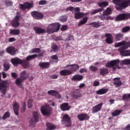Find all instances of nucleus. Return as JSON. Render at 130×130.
<instances>
[{"mask_svg":"<svg viewBox=\"0 0 130 130\" xmlns=\"http://www.w3.org/2000/svg\"><path fill=\"white\" fill-rule=\"evenodd\" d=\"M100 84V83L99 81H95L94 83H93V86H98Z\"/></svg>","mask_w":130,"mask_h":130,"instance_id":"0e129e2a","label":"nucleus"},{"mask_svg":"<svg viewBox=\"0 0 130 130\" xmlns=\"http://www.w3.org/2000/svg\"><path fill=\"white\" fill-rule=\"evenodd\" d=\"M27 106L29 108H31V107L32 106V100H28L27 103Z\"/></svg>","mask_w":130,"mask_h":130,"instance_id":"603ef678","label":"nucleus"},{"mask_svg":"<svg viewBox=\"0 0 130 130\" xmlns=\"http://www.w3.org/2000/svg\"><path fill=\"white\" fill-rule=\"evenodd\" d=\"M122 112L121 110H116L113 113H112V115L114 116H116L120 114Z\"/></svg>","mask_w":130,"mask_h":130,"instance_id":"49530a36","label":"nucleus"},{"mask_svg":"<svg viewBox=\"0 0 130 130\" xmlns=\"http://www.w3.org/2000/svg\"><path fill=\"white\" fill-rule=\"evenodd\" d=\"M105 37H106V41L108 44H111L113 43V37L110 34H106Z\"/></svg>","mask_w":130,"mask_h":130,"instance_id":"412c9836","label":"nucleus"},{"mask_svg":"<svg viewBox=\"0 0 130 130\" xmlns=\"http://www.w3.org/2000/svg\"><path fill=\"white\" fill-rule=\"evenodd\" d=\"M32 3L26 2L23 5V4L20 5V9L22 10L30 9L31 8H32Z\"/></svg>","mask_w":130,"mask_h":130,"instance_id":"1a4fd4ad","label":"nucleus"},{"mask_svg":"<svg viewBox=\"0 0 130 130\" xmlns=\"http://www.w3.org/2000/svg\"><path fill=\"white\" fill-rule=\"evenodd\" d=\"M103 10V8H100L99 9L97 10H93L91 14L92 15L95 14L96 13H98V12H102Z\"/></svg>","mask_w":130,"mask_h":130,"instance_id":"de8ad7c7","label":"nucleus"},{"mask_svg":"<svg viewBox=\"0 0 130 130\" xmlns=\"http://www.w3.org/2000/svg\"><path fill=\"white\" fill-rule=\"evenodd\" d=\"M41 52L40 49L39 48H35L34 49H32L30 51V53H39Z\"/></svg>","mask_w":130,"mask_h":130,"instance_id":"58836bf2","label":"nucleus"},{"mask_svg":"<svg viewBox=\"0 0 130 130\" xmlns=\"http://www.w3.org/2000/svg\"><path fill=\"white\" fill-rule=\"evenodd\" d=\"M113 3L116 5V9L119 10L128 7L130 0H113Z\"/></svg>","mask_w":130,"mask_h":130,"instance_id":"20e7f679","label":"nucleus"},{"mask_svg":"<svg viewBox=\"0 0 130 130\" xmlns=\"http://www.w3.org/2000/svg\"><path fill=\"white\" fill-rule=\"evenodd\" d=\"M123 38V35H122L121 34H118L117 35H116V39L117 41H119L121 39H122Z\"/></svg>","mask_w":130,"mask_h":130,"instance_id":"8fccbe9b","label":"nucleus"},{"mask_svg":"<svg viewBox=\"0 0 130 130\" xmlns=\"http://www.w3.org/2000/svg\"><path fill=\"white\" fill-rule=\"evenodd\" d=\"M130 30L129 26H126L122 29V32H126Z\"/></svg>","mask_w":130,"mask_h":130,"instance_id":"864d4df0","label":"nucleus"},{"mask_svg":"<svg viewBox=\"0 0 130 130\" xmlns=\"http://www.w3.org/2000/svg\"><path fill=\"white\" fill-rule=\"evenodd\" d=\"M79 72L80 73H86L87 72V70L86 69H81Z\"/></svg>","mask_w":130,"mask_h":130,"instance_id":"052dcab7","label":"nucleus"},{"mask_svg":"<svg viewBox=\"0 0 130 130\" xmlns=\"http://www.w3.org/2000/svg\"><path fill=\"white\" fill-rule=\"evenodd\" d=\"M89 69L90 70H91L92 71H93V72H95V71L98 70V68L96 67H95L92 66H91L89 67Z\"/></svg>","mask_w":130,"mask_h":130,"instance_id":"6e6d98bb","label":"nucleus"},{"mask_svg":"<svg viewBox=\"0 0 130 130\" xmlns=\"http://www.w3.org/2000/svg\"><path fill=\"white\" fill-rule=\"evenodd\" d=\"M81 96V94L80 92H74V93L73 94V98L74 99H79V98H80Z\"/></svg>","mask_w":130,"mask_h":130,"instance_id":"c9c22d12","label":"nucleus"},{"mask_svg":"<svg viewBox=\"0 0 130 130\" xmlns=\"http://www.w3.org/2000/svg\"><path fill=\"white\" fill-rule=\"evenodd\" d=\"M21 105L22 106V108H21V112H24L26 111V104L25 102H22Z\"/></svg>","mask_w":130,"mask_h":130,"instance_id":"09e8293b","label":"nucleus"},{"mask_svg":"<svg viewBox=\"0 0 130 130\" xmlns=\"http://www.w3.org/2000/svg\"><path fill=\"white\" fill-rule=\"evenodd\" d=\"M31 15L34 18L37 19H40L43 17V15L42 13L36 11L32 12Z\"/></svg>","mask_w":130,"mask_h":130,"instance_id":"ddd939ff","label":"nucleus"},{"mask_svg":"<svg viewBox=\"0 0 130 130\" xmlns=\"http://www.w3.org/2000/svg\"><path fill=\"white\" fill-rule=\"evenodd\" d=\"M51 59L50 60V61L51 62H57V60H58V57H57V56L56 55H53V56H52L51 57Z\"/></svg>","mask_w":130,"mask_h":130,"instance_id":"a19ab883","label":"nucleus"},{"mask_svg":"<svg viewBox=\"0 0 130 130\" xmlns=\"http://www.w3.org/2000/svg\"><path fill=\"white\" fill-rule=\"evenodd\" d=\"M77 118L80 121H84L89 119V116L86 113H83L77 115Z\"/></svg>","mask_w":130,"mask_h":130,"instance_id":"9b49d317","label":"nucleus"},{"mask_svg":"<svg viewBox=\"0 0 130 130\" xmlns=\"http://www.w3.org/2000/svg\"><path fill=\"white\" fill-rule=\"evenodd\" d=\"M47 4V1L46 0H41L39 1V4L40 5H44Z\"/></svg>","mask_w":130,"mask_h":130,"instance_id":"5fc2aeb1","label":"nucleus"},{"mask_svg":"<svg viewBox=\"0 0 130 130\" xmlns=\"http://www.w3.org/2000/svg\"><path fill=\"white\" fill-rule=\"evenodd\" d=\"M119 64L120 65L130 64V59H125L121 62H120L118 60H112L108 62L106 65V67L108 68L113 67V70L115 71L116 69H118V70L121 69V68L118 66Z\"/></svg>","mask_w":130,"mask_h":130,"instance_id":"f03ea898","label":"nucleus"},{"mask_svg":"<svg viewBox=\"0 0 130 130\" xmlns=\"http://www.w3.org/2000/svg\"><path fill=\"white\" fill-rule=\"evenodd\" d=\"M121 46H122V48L118 49V51L120 52L121 55L123 56H130V51L128 50H125L130 47V42L123 41L122 42L115 44V47L116 48Z\"/></svg>","mask_w":130,"mask_h":130,"instance_id":"f257e3e1","label":"nucleus"},{"mask_svg":"<svg viewBox=\"0 0 130 130\" xmlns=\"http://www.w3.org/2000/svg\"><path fill=\"white\" fill-rule=\"evenodd\" d=\"M19 108L20 105H19V104H18L17 103H15L13 104V110L15 115L17 116L19 115V113L18 112V111H19Z\"/></svg>","mask_w":130,"mask_h":130,"instance_id":"4be33fe9","label":"nucleus"},{"mask_svg":"<svg viewBox=\"0 0 130 130\" xmlns=\"http://www.w3.org/2000/svg\"><path fill=\"white\" fill-rule=\"evenodd\" d=\"M66 68L69 69L72 72H76L79 69V66L76 64H69L66 66Z\"/></svg>","mask_w":130,"mask_h":130,"instance_id":"9d476101","label":"nucleus"},{"mask_svg":"<svg viewBox=\"0 0 130 130\" xmlns=\"http://www.w3.org/2000/svg\"><path fill=\"white\" fill-rule=\"evenodd\" d=\"M46 126H47L46 130H54L56 128V127L54 125L49 123H47L46 124Z\"/></svg>","mask_w":130,"mask_h":130,"instance_id":"2f4dec72","label":"nucleus"},{"mask_svg":"<svg viewBox=\"0 0 130 130\" xmlns=\"http://www.w3.org/2000/svg\"><path fill=\"white\" fill-rule=\"evenodd\" d=\"M52 49L54 51H56L58 49V47H57V46H56V45H52Z\"/></svg>","mask_w":130,"mask_h":130,"instance_id":"13d9d810","label":"nucleus"},{"mask_svg":"<svg viewBox=\"0 0 130 130\" xmlns=\"http://www.w3.org/2000/svg\"><path fill=\"white\" fill-rule=\"evenodd\" d=\"M55 32L53 23L49 24L47 28V32L49 34Z\"/></svg>","mask_w":130,"mask_h":130,"instance_id":"a211bd4d","label":"nucleus"},{"mask_svg":"<svg viewBox=\"0 0 130 130\" xmlns=\"http://www.w3.org/2000/svg\"><path fill=\"white\" fill-rule=\"evenodd\" d=\"M103 105V104L101 103V104L93 107L92 109V113H98V112H99L101 110Z\"/></svg>","mask_w":130,"mask_h":130,"instance_id":"dca6fc26","label":"nucleus"},{"mask_svg":"<svg viewBox=\"0 0 130 130\" xmlns=\"http://www.w3.org/2000/svg\"><path fill=\"white\" fill-rule=\"evenodd\" d=\"M37 57V55L36 54H34L32 55H29L26 57V60L29 61L30 59H32L36 58Z\"/></svg>","mask_w":130,"mask_h":130,"instance_id":"79ce46f5","label":"nucleus"},{"mask_svg":"<svg viewBox=\"0 0 130 130\" xmlns=\"http://www.w3.org/2000/svg\"><path fill=\"white\" fill-rule=\"evenodd\" d=\"M39 66L41 68H48L50 66V64L48 62H42L39 64Z\"/></svg>","mask_w":130,"mask_h":130,"instance_id":"c85d7f7f","label":"nucleus"},{"mask_svg":"<svg viewBox=\"0 0 130 130\" xmlns=\"http://www.w3.org/2000/svg\"><path fill=\"white\" fill-rule=\"evenodd\" d=\"M8 41L10 43L14 42L16 41V39L15 38H9Z\"/></svg>","mask_w":130,"mask_h":130,"instance_id":"bf43d9fd","label":"nucleus"},{"mask_svg":"<svg viewBox=\"0 0 130 130\" xmlns=\"http://www.w3.org/2000/svg\"><path fill=\"white\" fill-rule=\"evenodd\" d=\"M22 66L24 68H28L29 67V63L26 60L22 61Z\"/></svg>","mask_w":130,"mask_h":130,"instance_id":"a18cd8bd","label":"nucleus"},{"mask_svg":"<svg viewBox=\"0 0 130 130\" xmlns=\"http://www.w3.org/2000/svg\"><path fill=\"white\" fill-rule=\"evenodd\" d=\"M85 86V84L84 83H81L80 84V85L79 86V87L80 88H83Z\"/></svg>","mask_w":130,"mask_h":130,"instance_id":"69168bd1","label":"nucleus"},{"mask_svg":"<svg viewBox=\"0 0 130 130\" xmlns=\"http://www.w3.org/2000/svg\"><path fill=\"white\" fill-rule=\"evenodd\" d=\"M28 77V75L26 74V72L23 71L21 73L20 78L21 80H24Z\"/></svg>","mask_w":130,"mask_h":130,"instance_id":"4c0bfd02","label":"nucleus"},{"mask_svg":"<svg viewBox=\"0 0 130 130\" xmlns=\"http://www.w3.org/2000/svg\"><path fill=\"white\" fill-rule=\"evenodd\" d=\"M87 20H88L87 17H84L83 19H82V20H81V21H80V22L78 23V25L80 26L85 24L87 22Z\"/></svg>","mask_w":130,"mask_h":130,"instance_id":"72a5a7b5","label":"nucleus"},{"mask_svg":"<svg viewBox=\"0 0 130 130\" xmlns=\"http://www.w3.org/2000/svg\"><path fill=\"white\" fill-rule=\"evenodd\" d=\"M68 29V25H62L60 30L61 31H65Z\"/></svg>","mask_w":130,"mask_h":130,"instance_id":"4d7b16f0","label":"nucleus"},{"mask_svg":"<svg viewBox=\"0 0 130 130\" xmlns=\"http://www.w3.org/2000/svg\"><path fill=\"white\" fill-rule=\"evenodd\" d=\"M53 24L54 26V31L57 32L59 30L60 26V23H58V22H55L54 23H53Z\"/></svg>","mask_w":130,"mask_h":130,"instance_id":"7c9ffc66","label":"nucleus"},{"mask_svg":"<svg viewBox=\"0 0 130 130\" xmlns=\"http://www.w3.org/2000/svg\"><path fill=\"white\" fill-rule=\"evenodd\" d=\"M69 10L74 14V17L76 19H79L87 15L86 13L80 12V8L79 7H69L66 8L67 11Z\"/></svg>","mask_w":130,"mask_h":130,"instance_id":"7ed1b4c3","label":"nucleus"},{"mask_svg":"<svg viewBox=\"0 0 130 130\" xmlns=\"http://www.w3.org/2000/svg\"><path fill=\"white\" fill-rule=\"evenodd\" d=\"M6 52L11 55H14L16 54V50L14 47H8L6 49Z\"/></svg>","mask_w":130,"mask_h":130,"instance_id":"6ab92c4d","label":"nucleus"},{"mask_svg":"<svg viewBox=\"0 0 130 130\" xmlns=\"http://www.w3.org/2000/svg\"><path fill=\"white\" fill-rule=\"evenodd\" d=\"M11 62L14 66H18V64H21L23 63V61L18 58H15L11 59Z\"/></svg>","mask_w":130,"mask_h":130,"instance_id":"4468645a","label":"nucleus"},{"mask_svg":"<svg viewBox=\"0 0 130 130\" xmlns=\"http://www.w3.org/2000/svg\"><path fill=\"white\" fill-rule=\"evenodd\" d=\"M57 77H58V75H53L51 76V78L52 79H56V78H57Z\"/></svg>","mask_w":130,"mask_h":130,"instance_id":"338daca9","label":"nucleus"},{"mask_svg":"<svg viewBox=\"0 0 130 130\" xmlns=\"http://www.w3.org/2000/svg\"><path fill=\"white\" fill-rule=\"evenodd\" d=\"M108 5H109V3L106 1H105L103 2H100L98 3V5L99 6V7H103V8L108 6Z\"/></svg>","mask_w":130,"mask_h":130,"instance_id":"f704fd0d","label":"nucleus"},{"mask_svg":"<svg viewBox=\"0 0 130 130\" xmlns=\"http://www.w3.org/2000/svg\"><path fill=\"white\" fill-rule=\"evenodd\" d=\"M48 93L50 95L54 96L55 93H56V91L55 90H50L48 91Z\"/></svg>","mask_w":130,"mask_h":130,"instance_id":"3c124183","label":"nucleus"},{"mask_svg":"<svg viewBox=\"0 0 130 130\" xmlns=\"http://www.w3.org/2000/svg\"><path fill=\"white\" fill-rule=\"evenodd\" d=\"M33 29L35 31V33L38 35L45 34L46 32L45 29L37 26H34V27H33Z\"/></svg>","mask_w":130,"mask_h":130,"instance_id":"f8f14e48","label":"nucleus"},{"mask_svg":"<svg viewBox=\"0 0 130 130\" xmlns=\"http://www.w3.org/2000/svg\"><path fill=\"white\" fill-rule=\"evenodd\" d=\"M130 18V13L120 14L116 17L115 20L117 21L127 20Z\"/></svg>","mask_w":130,"mask_h":130,"instance_id":"423d86ee","label":"nucleus"},{"mask_svg":"<svg viewBox=\"0 0 130 130\" xmlns=\"http://www.w3.org/2000/svg\"><path fill=\"white\" fill-rule=\"evenodd\" d=\"M22 80L21 79H17L16 80V84L17 85V86L21 88L22 89H24V87H23V85H22Z\"/></svg>","mask_w":130,"mask_h":130,"instance_id":"bb28decb","label":"nucleus"},{"mask_svg":"<svg viewBox=\"0 0 130 130\" xmlns=\"http://www.w3.org/2000/svg\"><path fill=\"white\" fill-rule=\"evenodd\" d=\"M112 13L111 9L110 8H107L105 11H104L103 15V16H108L111 14Z\"/></svg>","mask_w":130,"mask_h":130,"instance_id":"cd10ccee","label":"nucleus"},{"mask_svg":"<svg viewBox=\"0 0 130 130\" xmlns=\"http://www.w3.org/2000/svg\"><path fill=\"white\" fill-rule=\"evenodd\" d=\"M4 69L5 71H7L10 69V64L9 63H5L4 64Z\"/></svg>","mask_w":130,"mask_h":130,"instance_id":"37998d69","label":"nucleus"},{"mask_svg":"<svg viewBox=\"0 0 130 130\" xmlns=\"http://www.w3.org/2000/svg\"><path fill=\"white\" fill-rule=\"evenodd\" d=\"M60 108L61 111H69L71 107L68 103H63L60 106Z\"/></svg>","mask_w":130,"mask_h":130,"instance_id":"f3484780","label":"nucleus"},{"mask_svg":"<svg viewBox=\"0 0 130 130\" xmlns=\"http://www.w3.org/2000/svg\"><path fill=\"white\" fill-rule=\"evenodd\" d=\"M68 19V17L66 15L61 16L60 17V21L62 22H65Z\"/></svg>","mask_w":130,"mask_h":130,"instance_id":"ea45409f","label":"nucleus"},{"mask_svg":"<svg viewBox=\"0 0 130 130\" xmlns=\"http://www.w3.org/2000/svg\"><path fill=\"white\" fill-rule=\"evenodd\" d=\"M20 19V16L19 15H16L15 18L13 19L11 22V25L13 27L17 28L20 25V22H19V19Z\"/></svg>","mask_w":130,"mask_h":130,"instance_id":"6e6552de","label":"nucleus"},{"mask_svg":"<svg viewBox=\"0 0 130 130\" xmlns=\"http://www.w3.org/2000/svg\"><path fill=\"white\" fill-rule=\"evenodd\" d=\"M2 76H3V78H7V74H6L4 72H2Z\"/></svg>","mask_w":130,"mask_h":130,"instance_id":"774afa93","label":"nucleus"},{"mask_svg":"<svg viewBox=\"0 0 130 130\" xmlns=\"http://www.w3.org/2000/svg\"><path fill=\"white\" fill-rule=\"evenodd\" d=\"M108 91V89H101L98 91H96V93L99 95H102L106 93Z\"/></svg>","mask_w":130,"mask_h":130,"instance_id":"a878e982","label":"nucleus"},{"mask_svg":"<svg viewBox=\"0 0 130 130\" xmlns=\"http://www.w3.org/2000/svg\"><path fill=\"white\" fill-rule=\"evenodd\" d=\"M60 75L62 76H69L72 74V72L70 70H63L60 72Z\"/></svg>","mask_w":130,"mask_h":130,"instance_id":"aec40b11","label":"nucleus"},{"mask_svg":"<svg viewBox=\"0 0 130 130\" xmlns=\"http://www.w3.org/2000/svg\"><path fill=\"white\" fill-rule=\"evenodd\" d=\"M114 80V85L116 87H118L121 85L122 83L120 80V78H116L113 79Z\"/></svg>","mask_w":130,"mask_h":130,"instance_id":"5701e85b","label":"nucleus"},{"mask_svg":"<svg viewBox=\"0 0 130 130\" xmlns=\"http://www.w3.org/2000/svg\"><path fill=\"white\" fill-rule=\"evenodd\" d=\"M62 121L69 123V125L68 126H69L71 124L70 119L68 114H65L64 115V116L63 117Z\"/></svg>","mask_w":130,"mask_h":130,"instance_id":"c756f323","label":"nucleus"},{"mask_svg":"<svg viewBox=\"0 0 130 130\" xmlns=\"http://www.w3.org/2000/svg\"><path fill=\"white\" fill-rule=\"evenodd\" d=\"M41 112L42 115L44 116H49L51 114V112L52 110L51 107L48 105H44L41 107Z\"/></svg>","mask_w":130,"mask_h":130,"instance_id":"39448f33","label":"nucleus"},{"mask_svg":"<svg viewBox=\"0 0 130 130\" xmlns=\"http://www.w3.org/2000/svg\"><path fill=\"white\" fill-rule=\"evenodd\" d=\"M122 99L124 101H127L129 99L127 94H124L123 96Z\"/></svg>","mask_w":130,"mask_h":130,"instance_id":"680f3d73","label":"nucleus"},{"mask_svg":"<svg viewBox=\"0 0 130 130\" xmlns=\"http://www.w3.org/2000/svg\"><path fill=\"white\" fill-rule=\"evenodd\" d=\"M10 112H5V113L3 115V116L0 117V120L3 119V120H5L8 118L10 117Z\"/></svg>","mask_w":130,"mask_h":130,"instance_id":"473e14b6","label":"nucleus"},{"mask_svg":"<svg viewBox=\"0 0 130 130\" xmlns=\"http://www.w3.org/2000/svg\"><path fill=\"white\" fill-rule=\"evenodd\" d=\"M7 87H8V81H3L0 82V91L3 94L7 92Z\"/></svg>","mask_w":130,"mask_h":130,"instance_id":"0eeeda50","label":"nucleus"},{"mask_svg":"<svg viewBox=\"0 0 130 130\" xmlns=\"http://www.w3.org/2000/svg\"><path fill=\"white\" fill-rule=\"evenodd\" d=\"M20 29H14L10 30V34L11 35L17 36L20 34Z\"/></svg>","mask_w":130,"mask_h":130,"instance_id":"393cba45","label":"nucleus"},{"mask_svg":"<svg viewBox=\"0 0 130 130\" xmlns=\"http://www.w3.org/2000/svg\"><path fill=\"white\" fill-rule=\"evenodd\" d=\"M100 73L102 75H104L108 73V70L106 69H102L100 70Z\"/></svg>","mask_w":130,"mask_h":130,"instance_id":"c03bdc74","label":"nucleus"},{"mask_svg":"<svg viewBox=\"0 0 130 130\" xmlns=\"http://www.w3.org/2000/svg\"><path fill=\"white\" fill-rule=\"evenodd\" d=\"M83 78V77L80 75H76L74 76L72 78V80L73 81H80L81 80H82Z\"/></svg>","mask_w":130,"mask_h":130,"instance_id":"b1692460","label":"nucleus"},{"mask_svg":"<svg viewBox=\"0 0 130 130\" xmlns=\"http://www.w3.org/2000/svg\"><path fill=\"white\" fill-rule=\"evenodd\" d=\"M54 96L57 99H60L61 98L60 95L57 91L56 92L55 95Z\"/></svg>","mask_w":130,"mask_h":130,"instance_id":"e2e57ef3","label":"nucleus"},{"mask_svg":"<svg viewBox=\"0 0 130 130\" xmlns=\"http://www.w3.org/2000/svg\"><path fill=\"white\" fill-rule=\"evenodd\" d=\"M38 121V113L37 112L33 113V117L30 119V124L35 123Z\"/></svg>","mask_w":130,"mask_h":130,"instance_id":"2eb2a0df","label":"nucleus"},{"mask_svg":"<svg viewBox=\"0 0 130 130\" xmlns=\"http://www.w3.org/2000/svg\"><path fill=\"white\" fill-rule=\"evenodd\" d=\"M89 25L95 28H99L101 26V24L99 22H91V23H89Z\"/></svg>","mask_w":130,"mask_h":130,"instance_id":"e433bc0d","label":"nucleus"}]
</instances>
